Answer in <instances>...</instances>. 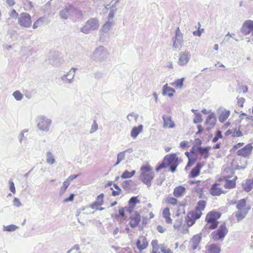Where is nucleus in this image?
Here are the masks:
<instances>
[{
    "label": "nucleus",
    "instance_id": "obj_1",
    "mask_svg": "<svg viewBox=\"0 0 253 253\" xmlns=\"http://www.w3.org/2000/svg\"><path fill=\"white\" fill-rule=\"evenodd\" d=\"M179 163V159L176 154H167L162 160L161 163L156 166L155 170L159 171L160 169L170 166L171 171L174 172Z\"/></svg>",
    "mask_w": 253,
    "mask_h": 253
},
{
    "label": "nucleus",
    "instance_id": "obj_2",
    "mask_svg": "<svg viewBox=\"0 0 253 253\" xmlns=\"http://www.w3.org/2000/svg\"><path fill=\"white\" fill-rule=\"evenodd\" d=\"M154 176L155 172L150 165L146 163L141 166L139 174L140 179L143 183L147 186L148 188L151 186Z\"/></svg>",
    "mask_w": 253,
    "mask_h": 253
},
{
    "label": "nucleus",
    "instance_id": "obj_3",
    "mask_svg": "<svg viewBox=\"0 0 253 253\" xmlns=\"http://www.w3.org/2000/svg\"><path fill=\"white\" fill-rule=\"evenodd\" d=\"M225 171L226 172H229V174H224L217 179V181L218 182L224 181V187L228 189L236 188V181L238 179V177L235 175V171L229 168L224 169V172Z\"/></svg>",
    "mask_w": 253,
    "mask_h": 253
},
{
    "label": "nucleus",
    "instance_id": "obj_4",
    "mask_svg": "<svg viewBox=\"0 0 253 253\" xmlns=\"http://www.w3.org/2000/svg\"><path fill=\"white\" fill-rule=\"evenodd\" d=\"M129 225L131 228L139 227L143 229L148 223V218L147 217H142L139 211H134L130 214L129 218Z\"/></svg>",
    "mask_w": 253,
    "mask_h": 253
},
{
    "label": "nucleus",
    "instance_id": "obj_5",
    "mask_svg": "<svg viewBox=\"0 0 253 253\" xmlns=\"http://www.w3.org/2000/svg\"><path fill=\"white\" fill-rule=\"evenodd\" d=\"M140 196H139V195L131 197L128 201L127 206H126L124 208L119 209V215L121 216L122 217H125V210L129 214H131V213H132V212H133L136 209L137 205L140 204Z\"/></svg>",
    "mask_w": 253,
    "mask_h": 253
},
{
    "label": "nucleus",
    "instance_id": "obj_6",
    "mask_svg": "<svg viewBox=\"0 0 253 253\" xmlns=\"http://www.w3.org/2000/svg\"><path fill=\"white\" fill-rule=\"evenodd\" d=\"M221 216V213L219 211H209L206 215L205 221L206 226L209 229H215L218 226L219 221L218 219Z\"/></svg>",
    "mask_w": 253,
    "mask_h": 253
},
{
    "label": "nucleus",
    "instance_id": "obj_7",
    "mask_svg": "<svg viewBox=\"0 0 253 253\" xmlns=\"http://www.w3.org/2000/svg\"><path fill=\"white\" fill-rule=\"evenodd\" d=\"M81 11L72 4H67L65 8L60 11V17L64 20L70 18L74 15L80 14Z\"/></svg>",
    "mask_w": 253,
    "mask_h": 253
},
{
    "label": "nucleus",
    "instance_id": "obj_8",
    "mask_svg": "<svg viewBox=\"0 0 253 253\" xmlns=\"http://www.w3.org/2000/svg\"><path fill=\"white\" fill-rule=\"evenodd\" d=\"M99 27V20L96 18H91L88 19L85 25L81 29V32L84 34H88L91 31L96 30Z\"/></svg>",
    "mask_w": 253,
    "mask_h": 253
},
{
    "label": "nucleus",
    "instance_id": "obj_9",
    "mask_svg": "<svg viewBox=\"0 0 253 253\" xmlns=\"http://www.w3.org/2000/svg\"><path fill=\"white\" fill-rule=\"evenodd\" d=\"M228 232L225 223L220 224L219 228L214 230L211 233V237L214 241H218V240L223 239Z\"/></svg>",
    "mask_w": 253,
    "mask_h": 253
},
{
    "label": "nucleus",
    "instance_id": "obj_10",
    "mask_svg": "<svg viewBox=\"0 0 253 253\" xmlns=\"http://www.w3.org/2000/svg\"><path fill=\"white\" fill-rule=\"evenodd\" d=\"M108 56V53L102 46L97 47L93 52L91 58L97 62H102Z\"/></svg>",
    "mask_w": 253,
    "mask_h": 253
},
{
    "label": "nucleus",
    "instance_id": "obj_11",
    "mask_svg": "<svg viewBox=\"0 0 253 253\" xmlns=\"http://www.w3.org/2000/svg\"><path fill=\"white\" fill-rule=\"evenodd\" d=\"M37 121V126L40 130L46 132L49 131L51 124V121L50 119L44 116H41L38 117Z\"/></svg>",
    "mask_w": 253,
    "mask_h": 253
},
{
    "label": "nucleus",
    "instance_id": "obj_12",
    "mask_svg": "<svg viewBox=\"0 0 253 253\" xmlns=\"http://www.w3.org/2000/svg\"><path fill=\"white\" fill-rule=\"evenodd\" d=\"M19 24L25 28H29L32 25V21L29 14L26 12L21 13L18 18Z\"/></svg>",
    "mask_w": 253,
    "mask_h": 253
},
{
    "label": "nucleus",
    "instance_id": "obj_13",
    "mask_svg": "<svg viewBox=\"0 0 253 253\" xmlns=\"http://www.w3.org/2000/svg\"><path fill=\"white\" fill-rule=\"evenodd\" d=\"M108 21L103 24L102 28L99 31L101 38H104L109 37L111 29V10L108 13Z\"/></svg>",
    "mask_w": 253,
    "mask_h": 253
},
{
    "label": "nucleus",
    "instance_id": "obj_14",
    "mask_svg": "<svg viewBox=\"0 0 253 253\" xmlns=\"http://www.w3.org/2000/svg\"><path fill=\"white\" fill-rule=\"evenodd\" d=\"M241 31L243 35H249L250 33H252V36H253V20H250L248 19L244 21Z\"/></svg>",
    "mask_w": 253,
    "mask_h": 253
},
{
    "label": "nucleus",
    "instance_id": "obj_15",
    "mask_svg": "<svg viewBox=\"0 0 253 253\" xmlns=\"http://www.w3.org/2000/svg\"><path fill=\"white\" fill-rule=\"evenodd\" d=\"M190 183L191 185L195 183L196 184L194 190L198 194L199 198H202L204 197V192L206 188V185L204 182H202L201 180H196V181H190Z\"/></svg>",
    "mask_w": 253,
    "mask_h": 253
},
{
    "label": "nucleus",
    "instance_id": "obj_16",
    "mask_svg": "<svg viewBox=\"0 0 253 253\" xmlns=\"http://www.w3.org/2000/svg\"><path fill=\"white\" fill-rule=\"evenodd\" d=\"M202 240V234L201 233H199V234L194 235L191 238L189 242V248L190 250H195L196 249L198 248L199 247L200 243H201Z\"/></svg>",
    "mask_w": 253,
    "mask_h": 253
},
{
    "label": "nucleus",
    "instance_id": "obj_17",
    "mask_svg": "<svg viewBox=\"0 0 253 253\" xmlns=\"http://www.w3.org/2000/svg\"><path fill=\"white\" fill-rule=\"evenodd\" d=\"M253 147L251 144H247L243 148H240L237 151V155L243 157H249L253 151Z\"/></svg>",
    "mask_w": 253,
    "mask_h": 253
},
{
    "label": "nucleus",
    "instance_id": "obj_18",
    "mask_svg": "<svg viewBox=\"0 0 253 253\" xmlns=\"http://www.w3.org/2000/svg\"><path fill=\"white\" fill-rule=\"evenodd\" d=\"M196 214L195 209L194 210H192L188 212L185 218V221L188 226H191L192 225L194 224L196 220L198 219L197 214Z\"/></svg>",
    "mask_w": 253,
    "mask_h": 253
},
{
    "label": "nucleus",
    "instance_id": "obj_19",
    "mask_svg": "<svg viewBox=\"0 0 253 253\" xmlns=\"http://www.w3.org/2000/svg\"><path fill=\"white\" fill-rule=\"evenodd\" d=\"M77 70V69L76 68H72L68 72L61 77L62 81L64 82L67 81L70 84L72 83L73 82Z\"/></svg>",
    "mask_w": 253,
    "mask_h": 253
},
{
    "label": "nucleus",
    "instance_id": "obj_20",
    "mask_svg": "<svg viewBox=\"0 0 253 253\" xmlns=\"http://www.w3.org/2000/svg\"><path fill=\"white\" fill-rule=\"evenodd\" d=\"M247 164L246 160H243L241 158H234L231 163L232 168L235 169H245Z\"/></svg>",
    "mask_w": 253,
    "mask_h": 253
},
{
    "label": "nucleus",
    "instance_id": "obj_21",
    "mask_svg": "<svg viewBox=\"0 0 253 253\" xmlns=\"http://www.w3.org/2000/svg\"><path fill=\"white\" fill-rule=\"evenodd\" d=\"M191 54L188 51H184L180 53L178 63L180 65H186L189 61Z\"/></svg>",
    "mask_w": 253,
    "mask_h": 253
},
{
    "label": "nucleus",
    "instance_id": "obj_22",
    "mask_svg": "<svg viewBox=\"0 0 253 253\" xmlns=\"http://www.w3.org/2000/svg\"><path fill=\"white\" fill-rule=\"evenodd\" d=\"M210 192L212 196H219L224 193L222 188L220 187V182L213 183L210 189Z\"/></svg>",
    "mask_w": 253,
    "mask_h": 253
},
{
    "label": "nucleus",
    "instance_id": "obj_23",
    "mask_svg": "<svg viewBox=\"0 0 253 253\" xmlns=\"http://www.w3.org/2000/svg\"><path fill=\"white\" fill-rule=\"evenodd\" d=\"M207 202L205 201H199L197 203V205L195 208L196 216L197 219L201 217L202 215V211L204 210L206 208Z\"/></svg>",
    "mask_w": 253,
    "mask_h": 253
},
{
    "label": "nucleus",
    "instance_id": "obj_24",
    "mask_svg": "<svg viewBox=\"0 0 253 253\" xmlns=\"http://www.w3.org/2000/svg\"><path fill=\"white\" fill-rule=\"evenodd\" d=\"M148 245L147 239L145 236H139L138 240L136 241L137 247L140 251L146 248Z\"/></svg>",
    "mask_w": 253,
    "mask_h": 253
},
{
    "label": "nucleus",
    "instance_id": "obj_25",
    "mask_svg": "<svg viewBox=\"0 0 253 253\" xmlns=\"http://www.w3.org/2000/svg\"><path fill=\"white\" fill-rule=\"evenodd\" d=\"M185 154L188 158L189 160L188 162L186 167V169H188V168H190V167L192 166V165H193L194 164H195V162H197L198 159V154H190V153L188 152V151H186L185 153Z\"/></svg>",
    "mask_w": 253,
    "mask_h": 253
},
{
    "label": "nucleus",
    "instance_id": "obj_26",
    "mask_svg": "<svg viewBox=\"0 0 253 253\" xmlns=\"http://www.w3.org/2000/svg\"><path fill=\"white\" fill-rule=\"evenodd\" d=\"M206 248V251L205 253H220L221 251L220 247L216 244L207 245Z\"/></svg>",
    "mask_w": 253,
    "mask_h": 253
},
{
    "label": "nucleus",
    "instance_id": "obj_27",
    "mask_svg": "<svg viewBox=\"0 0 253 253\" xmlns=\"http://www.w3.org/2000/svg\"><path fill=\"white\" fill-rule=\"evenodd\" d=\"M162 215L164 217L166 222L169 224L172 223V219L170 217V211L169 207H166L162 211Z\"/></svg>",
    "mask_w": 253,
    "mask_h": 253
},
{
    "label": "nucleus",
    "instance_id": "obj_28",
    "mask_svg": "<svg viewBox=\"0 0 253 253\" xmlns=\"http://www.w3.org/2000/svg\"><path fill=\"white\" fill-rule=\"evenodd\" d=\"M163 126L166 128H173L175 126L174 123L172 122L170 116H163Z\"/></svg>",
    "mask_w": 253,
    "mask_h": 253
},
{
    "label": "nucleus",
    "instance_id": "obj_29",
    "mask_svg": "<svg viewBox=\"0 0 253 253\" xmlns=\"http://www.w3.org/2000/svg\"><path fill=\"white\" fill-rule=\"evenodd\" d=\"M203 167L201 163H197V165L193 169L189 174L190 177H196L200 174L201 169Z\"/></svg>",
    "mask_w": 253,
    "mask_h": 253
},
{
    "label": "nucleus",
    "instance_id": "obj_30",
    "mask_svg": "<svg viewBox=\"0 0 253 253\" xmlns=\"http://www.w3.org/2000/svg\"><path fill=\"white\" fill-rule=\"evenodd\" d=\"M162 92L164 95H168L169 97H172L174 93H175V90L174 89H173V88L169 86L168 84H166L163 87Z\"/></svg>",
    "mask_w": 253,
    "mask_h": 253
},
{
    "label": "nucleus",
    "instance_id": "obj_31",
    "mask_svg": "<svg viewBox=\"0 0 253 253\" xmlns=\"http://www.w3.org/2000/svg\"><path fill=\"white\" fill-rule=\"evenodd\" d=\"M186 192V189L184 186H176L173 190V195L176 197H182Z\"/></svg>",
    "mask_w": 253,
    "mask_h": 253
},
{
    "label": "nucleus",
    "instance_id": "obj_32",
    "mask_svg": "<svg viewBox=\"0 0 253 253\" xmlns=\"http://www.w3.org/2000/svg\"><path fill=\"white\" fill-rule=\"evenodd\" d=\"M143 129V126L142 125H139L138 126H134L131 131L130 135L132 138H135L137 137V135H139L140 132Z\"/></svg>",
    "mask_w": 253,
    "mask_h": 253
},
{
    "label": "nucleus",
    "instance_id": "obj_33",
    "mask_svg": "<svg viewBox=\"0 0 253 253\" xmlns=\"http://www.w3.org/2000/svg\"><path fill=\"white\" fill-rule=\"evenodd\" d=\"M236 207L239 210H248V211L249 210L247 207V200L245 198L239 200L236 204Z\"/></svg>",
    "mask_w": 253,
    "mask_h": 253
},
{
    "label": "nucleus",
    "instance_id": "obj_34",
    "mask_svg": "<svg viewBox=\"0 0 253 253\" xmlns=\"http://www.w3.org/2000/svg\"><path fill=\"white\" fill-rule=\"evenodd\" d=\"M247 212L248 210H238L237 211H235V214L238 221L243 220L246 216Z\"/></svg>",
    "mask_w": 253,
    "mask_h": 253
},
{
    "label": "nucleus",
    "instance_id": "obj_35",
    "mask_svg": "<svg viewBox=\"0 0 253 253\" xmlns=\"http://www.w3.org/2000/svg\"><path fill=\"white\" fill-rule=\"evenodd\" d=\"M46 162L47 164L50 165H53L55 163V159L54 158V156L53 155V154L50 151H48L46 153Z\"/></svg>",
    "mask_w": 253,
    "mask_h": 253
},
{
    "label": "nucleus",
    "instance_id": "obj_36",
    "mask_svg": "<svg viewBox=\"0 0 253 253\" xmlns=\"http://www.w3.org/2000/svg\"><path fill=\"white\" fill-rule=\"evenodd\" d=\"M192 111L195 114V117L193 119V122L195 124L201 123L203 121V117L201 113H197V110L193 109Z\"/></svg>",
    "mask_w": 253,
    "mask_h": 253
},
{
    "label": "nucleus",
    "instance_id": "obj_37",
    "mask_svg": "<svg viewBox=\"0 0 253 253\" xmlns=\"http://www.w3.org/2000/svg\"><path fill=\"white\" fill-rule=\"evenodd\" d=\"M230 113L229 110H224V111L222 112L218 117L219 121L221 122H224L229 118Z\"/></svg>",
    "mask_w": 253,
    "mask_h": 253
},
{
    "label": "nucleus",
    "instance_id": "obj_38",
    "mask_svg": "<svg viewBox=\"0 0 253 253\" xmlns=\"http://www.w3.org/2000/svg\"><path fill=\"white\" fill-rule=\"evenodd\" d=\"M211 148L210 147H205V148H202V147H199L198 148L199 153L204 156L205 158H208L209 156V152Z\"/></svg>",
    "mask_w": 253,
    "mask_h": 253
},
{
    "label": "nucleus",
    "instance_id": "obj_39",
    "mask_svg": "<svg viewBox=\"0 0 253 253\" xmlns=\"http://www.w3.org/2000/svg\"><path fill=\"white\" fill-rule=\"evenodd\" d=\"M184 78H179L170 84L176 88H181L183 85Z\"/></svg>",
    "mask_w": 253,
    "mask_h": 253
},
{
    "label": "nucleus",
    "instance_id": "obj_40",
    "mask_svg": "<svg viewBox=\"0 0 253 253\" xmlns=\"http://www.w3.org/2000/svg\"><path fill=\"white\" fill-rule=\"evenodd\" d=\"M177 200L175 198H173V197H167L165 199V203L168 205H172V206H174V205H176L177 203Z\"/></svg>",
    "mask_w": 253,
    "mask_h": 253
},
{
    "label": "nucleus",
    "instance_id": "obj_41",
    "mask_svg": "<svg viewBox=\"0 0 253 253\" xmlns=\"http://www.w3.org/2000/svg\"><path fill=\"white\" fill-rule=\"evenodd\" d=\"M17 228H18V227L14 224H11L8 226H3V230L4 231L13 232L15 231Z\"/></svg>",
    "mask_w": 253,
    "mask_h": 253
},
{
    "label": "nucleus",
    "instance_id": "obj_42",
    "mask_svg": "<svg viewBox=\"0 0 253 253\" xmlns=\"http://www.w3.org/2000/svg\"><path fill=\"white\" fill-rule=\"evenodd\" d=\"M135 171L134 170H133L131 171H127V170H126V171H124L123 174L121 175V177L122 178H124V179H126V178H130L131 177V176H133V175L135 174Z\"/></svg>",
    "mask_w": 253,
    "mask_h": 253
},
{
    "label": "nucleus",
    "instance_id": "obj_43",
    "mask_svg": "<svg viewBox=\"0 0 253 253\" xmlns=\"http://www.w3.org/2000/svg\"><path fill=\"white\" fill-rule=\"evenodd\" d=\"M70 185V182H68V181H65L63 182L62 186L60 188V190L59 192V195L60 196H62L66 191L67 188Z\"/></svg>",
    "mask_w": 253,
    "mask_h": 253
},
{
    "label": "nucleus",
    "instance_id": "obj_44",
    "mask_svg": "<svg viewBox=\"0 0 253 253\" xmlns=\"http://www.w3.org/2000/svg\"><path fill=\"white\" fill-rule=\"evenodd\" d=\"M133 183V181L131 180H125L123 184V188L125 190L130 189Z\"/></svg>",
    "mask_w": 253,
    "mask_h": 253
},
{
    "label": "nucleus",
    "instance_id": "obj_45",
    "mask_svg": "<svg viewBox=\"0 0 253 253\" xmlns=\"http://www.w3.org/2000/svg\"><path fill=\"white\" fill-rule=\"evenodd\" d=\"M12 95L13 96L14 98L17 101L21 100L23 97V94L19 90L15 91L13 93Z\"/></svg>",
    "mask_w": 253,
    "mask_h": 253
},
{
    "label": "nucleus",
    "instance_id": "obj_46",
    "mask_svg": "<svg viewBox=\"0 0 253 253\" xmlns=\"http://www.w3.org/2000/svg\"><path fill=\"white\" fill-rule=\"evenodd\" d=\"M243 135V132L242 130H241L240 127L238 128H234L233 130V134L232 136L233 137H240L242 136Z\"/></svg>",
    "mask_w": 253,
    "mask_h": 253
},
{
    "label": "nucleus",
    "instance_id": "obj_47",
    "mask_svg": "<svg viewBox=\"0 0 253 253\" xmlns=\"http://www.w3.org/2000/svg\"><path fill=\"white\" fill-rule=\"evenodd\" d=\"M126 152V151H123L122 152L119 153V154H118V160L117 163H116V165H117V164L119 163V162H121V161L125 159Z\"/></svg>",
    "mask_w": 253,
    "mask_h": 253
},
{
    "label": "nucleus",
    "instance_id": "obj_48",
    "mask_svg": "<svg viewBox=\"0 0 253 253\" xmlns=\"http://www.w3.org/2000/svg\"><path fill=\"white\" fill-rule=\"evenodd\" d=\"M43 18L42 17H41L39 18L38 20H37L33 24V29H37L40 26V24L42 23L43 22Z\"/></svg>",
    "mask_w": 253,
    "mask_h": 253
},
{
    "label": "nucleus",
    "instance_id": "obj_49",
    "mask_svg": "<svg viewBox=\"0 0 253 253\" xmlns=\"http://www.w3.org/2000/svg\"><path fill=\"white\" fill-rule=\"evenodd\" d=\"M98 129V125L96 121H94L93 124L91 125V127L90 130V133H93L95 132Z\"/></svg>",
    "mask_w": 253,
    "mask_h": 253
},
{
    "label": "nucleus",
    "instance_id": "obj_50",
    "mask_svg": "<svg viewBox=\"0 0 253 253\" xmlns=\"http://www.w3.org/2000/svg\"><path fill=\"white\" fill-rule=\"evenodd\" d=\"M222 133L220 130H218L217 132H216L215 135L213 137L212 141L213 142H216V141H218L219 138H222Z\"/></svg>",
    "mask_w": 253,
    "mask_h": 253
},
{
    "label": "nucleus",
    "instance_id": "obj_51",
    "mask_svg": "<svg viewBox=\"0 0 253 253\" xmlns=\"http://www.w3.org/2000/svg\"><path fill=\"white\" fill-rule=\"evenodd\" d=\"M215 121L216 120L214 116H212V115H210L209 116H208L206 120V123L208 124L209 123L210 121H211V124H212V125H214Z\"/></svg>",
    "mask_w": 253,
    "mask_h": 253
},
{
    "label": "nucleus",
    "instance_id": "obj_52",
    "mask_svg": "<svg viewBox=\"0 0 253 253\" xmlns=\"http://www.w3.org/2000/svg\"><path fill=\"white\" fill-rule=\"evenodd\" d=\"M114 186L115 188H116L117 190L116 191H113V192H112V194L114 196L119 195V194L121 192V189H120L119 186H118L117 184H114Z\"/></svg>",
    "mask_w": 253,
    "mask_h": 253
},
{
    "label": "nucleus",
    "instance_id": "obj_53",
    "mask_svg": "<svg viewBox=\"0 0 253 253\" xmlns=\"http://www.w3.org/2000/svg\"><path fill=\"white\" fill-rule=\"evenodd\" d=\"M103 194H100L99 195L97 198L96 202L98 203V205H102L103 204Z\"/></svg>",
    "mask_w": 253,
    "mask_h": 253
},
{
    "label": "nucleus",
    "instance_id": "obj_54",
    "mask_svg": "<svg viewBox=\"0 0 253 253\" xmlns=\"http://www.w3.org/2000/svg\"><path fill=\"white\" fill-rule=\"evenodd\" d=\"M246 99L244 98H237V104L241 107H243Z\"/></svg>",
    "mask_w": 253,
    "mask_h": 253
},
{
    "label": "nucleus",
    "instance_id": "obj_55",
    "mask_svg": "<svg viewBox=\"0 0 253 253\" xmlns=\"http://www.w3.org/2000/svg\"><path fill=\"white\" fill-rule=\"evenodd\" d=\"M74 197H75L74 194H73V193L71 194L70 195V196H69V197L65 198L63 200V202L66 203H68V202H72L74 200Z\"/></svg>",
    "mask_w": 253,
    "mask_h": 253
},
{
    "label": "nucleus",
    "instance_id": "obj_56",
    "mask_svg": "<svg viewBox=\"0 0 253 253\" xmlns=\"http://www.w3.org/2000/svg\"><path fill=\"white\" fill-rule=\"evenodd\" d=\"M138 118V116L135 113H129V114L127 116V118L129 121H132V119H134L135 121H137Z\"/></svg>",
    "mask_w": 253,
    "mask_h": 253
},
{
    "label": "nucleus",
    "instance_id": "obj_57",
    "mask_svg": "<svg viewBox=\"0 0 253 253\" xmlns=\"http://www.w3.org/2000/svg\"><path fill=\"white\" fill-rule=\"evenodd\" d=\"M9 189L13 193H15L16 192L15 185L13 182L11 180L9 181Z\"/></svg>",
    "mask_w": 253,
    "mask_h": 253
},
{
    "label": "nucleus",
    "instance_id": "obj_58",
    "mask_svg": "<svg viewBox=\"0 0 253 253\" xmlns=\"http://www.w3.org/2000/svg\"><path fill=\"white\" fill-rule=\"evenodd\" d=\"M13 205L16 207H20L22 206V204L19 199L17 198H15L13 200Z\"/></svg>",
    "mask_w": 253,
    "mask_h": 253
},
{
    "label": "nucleus",
    "instance_id": "obj_59",
    "mask_svg": "<svg viewBox=\"0 0 253 253\" xmlns=\"http://www.w3.org/2000/svg\"><path fill=\"white\" fill-rule=\"evenodd\" d=\"M180 146L182 148H186V147H189V142L188 141H183L180 142Z\"/></svg>",
    "mask_w": 253,
    "mask_h": 253
},
{
    "label": "nucleus",
    "instance_id": "obj_60",
    "mask_svg": "<svg viewBox=\"0 0 253 253\" xmlns=\"http://www.w3.org/2000/svg\"><path fill=\"white\" fill-rule=\"evenodd\" d=\"M80 175V174L71 175L68 177V178L66 180V181H68V182H70V181L77 178Z\"/></svg>",
    "mask_w": 253,
    "mask_h": 253
},
{
    "label": "nucleus",
    "instance_id": "obj_61",
    "mask_svg": "<svg viewBox=\"0 0 253 253\" xmlns=\"http://www.w3.org/2000/svg\"><path fill=\"white\" fill-rule=\"evenodd\" d=\"M18 15V14L15 9H13L10 13V16L12 18H17Z\"/></svg>",
    "mask_w": 253,
    "mask_h": 253
},
{
    "label": "nucleus",
    "instance_id": "obj_62",
    "mask_svg": "<svg viewBox=\"0 0 253 253\" xmlns=\"http://www.w3.org/2000/svg\"><path fill=\"white\" fill-rule=\"evenodd\" d=\"M197 128L198 130L196 132V135H201V134H202L204 131V128H203L201 125H198V126H197Z\"/></svg>",
    "mask_w": 253,
    "mask_h": 253
},
{
    "label": "nucleus",
    "instance_id": "obj_63",
    "mask_svg": "<svg viewBox=\"0 0 253 253\" xmlns=\"http://www.w3.org/2000/svg\"><path fill=\"white\" fill-rule=\"evenodd\" d=\"M244 189L245 191H247V192H249V191H251V190L252 189V186L251 183H249L248 184V183H246L244 187Z\"/></svg>",
    "mask_w": 253,
    "mask_h": 253
},
{
    "label": "nucleus",
    "instance_id": "obj_64",
    "mask_svg": "<svg viewBox=\"0 0 253 253\" xmlns=\"http://www.w3.org/2000/svg\"><path fill=\"white\" fill-rule=\"evenodd\" d=\"M99 206H100V205H98V203L96 201L90 205V207L91 209L95 210L99 209Z\"/></svg>",
    "mask_w": 253,
    "mask_h": 253
}]
</instances>
